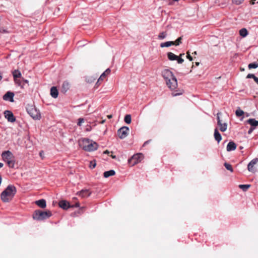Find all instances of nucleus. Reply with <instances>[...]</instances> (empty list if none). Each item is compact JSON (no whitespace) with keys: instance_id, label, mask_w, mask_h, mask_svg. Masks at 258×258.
Listing matches in <instances>:
<instances>
[{"instance_id":"6","label":"nucleus","mask_w":258,"mask_h":258,"mask_svg":"<svg viewBox=\"0 0 258 258\" xmlns=\"http://www.w3.org/2000/svg\"><path fill=\"white\" fill-rule=\"evenodd\" d=\"M144 156L142 153H138L132 156V157L128 160L129 164L134 165L143 159Z\"/></svg>"},{"instance_id":"24","label":"nucleus","mask_w":258,"mask_h":258,"mask_svg":"<svg viewBox=\"0 0 258 258\" xmlns=\"http://www.w3.org/2000/svg\"><path fill=\"white\" fill-rule=\"evenodd\" d=\"M167 57L170 60H175L177 59V55L171 52L167 53Z\"/></svg>"},{"instance_id":"28","label":"nucleus","mask_w":258,"mask_h":258,"mask_svg":"<svg viewBox=\"0 0 258 258\" xmlns=\"http://www.w3.org/2000/svg\"><path fill=\"white\" fill-rule=\"evenodd\" d=\"M250 186L249 184H240L239 185V187L243 191H245L248 189Z\"/></svg>"},{"instance_id":"26","label":"nucleus","mask_w":258,"mask_h":258,"mask_svg":"<svg viewBox=\"0 0 258 258\" xmlns=\"http://www.w3.org/2000/svg\"><path fill=\"white\" fill-rule=\"evenodd\" d=\"M172 45H174V41H167L160 44L161 47H169Z\"/></svg>"},{"instance_id":"48","label":"nucleus","mask_w":258,"mask_h":258,"mask_svg":"<svg viewBox=\"0 0 258 258\" xmlns=\"http://www.w3.org/2000/svg\"><path fill=\"white\" fill-rule=\"evenodd\" d=\"M104 154H108L109 153V151L108 150H106L104 152Z\"/></svg>"},{"instance_id":"22","label":"nucleus","mask_w":258,"mask_h":258,"mask_svg":"<svg viewBox=\"0 0 258 258\" xmlns=\"http://www.w3.org/2000/svg\"><path fill=\"white\" fill-rule=\"evenodd\" d=\"M247 122L254 127L258 125V121L256 120L254 118H249L247 120Z\"/></svg>"},{"instance_id":"9","label":"nucleus","mask_w":258,"mask_h":258,"mask_svg":"<svg viewBox=\"0 0 258 258\" xmlns=\"http://www.w3.org/2000/svg\"><path fill=\"white\" fill-rule=\"evenodd\" d=\"M12 73L16 84H18L19 86H21V82L20 80L19 79V78H20L21 76L20 72L18 70H15Z\"/></svg>"},{"instance_id":"52","label":"nucleus","mask_w":258,"mask_h":258,"mask_svg":"<svg viewBox=\"0 0 258 258\" xmlns=\"http://www.w3.org/2000/svg\"><path fill=\"white\" fill-rule=\"evenodd\" d=\"M2 78H3V77H2L1 73L0 72V81L2 79Z\"/></svg>"},{"instance_id":"37","label":"nucleus","mask_w":258,"mask_h":258,"mask_svg":"<svg viewBox=\"0 0 258 258\" xmlns=\"http://www.w3.org/2000/svg\"><path fill=\"white\" fill-rule=\"evenodd\" d=\"M84 122V119L83 118H80L78 119V125L81 126L82 123Z\"/></svg>"},{"instance_id":"17","label":"nucleus","mask_w":258,"mask_h":258,"mask_svg":"<svg viewBox=\"0 0 258 258\" xmlns=\"http://www.w3.org/2000/svg\"><path fill=\"white\" fill-rule=\"evenodd\" d=\"M50 95L52 97L56 98L58 97V92L56 87H52L50 89Z\"/></svg>"},{"instance_id":"45","label":"nucleus","mask_w":258,"mask_h":258,"mask_svg":"<svg viewBox=\"0 0 258 258\" xmlns=\"http://www.w3.org/2000/svg\"><path fill=\"white\" fill-rule=\"evenodd\" d=\"M74 207H79L80 206V204L79 203H77L75 205H73Z\"/></svg>"},{"instance_id":"31","label":"nucleus","mask_w":258,"mask_h":258,"mask_svg":"<svg viewBox=\"0 0 258 258\" xmlns=\"http://www.w3.org/2000/svg\"><path fill=\"white\" fill-rule=\"evenodd\" d=\"M167 36V33L166 32H162L160 33L158 35V38L160 40L164 39Z\"/></svg>"},{"instance_id":"43","label":"nucleus","mask_w":258,"mask_h":258,"mask_svg":"<svg viewBox=\"0 0 258 258\" xmlns=\"http://www.w3.org/2000/svg\"><path fill=\"white\" fill-rule=\"evenodd\" d=\"M220 114V113H217V121H221L220 120V116H219V114Z\"/></svg>"},{"instance_id":"27","label":"nucleus","mask_w":258,"mask_h":258,"mask_svg":"<svg viewBox=\"0 0 258 258\" xmlns=\"http://www.w3.org/2000/svg\"><path fill=\"white\" fill-rule=\"evenodd\" d=\"M239 34L241 36L244 37L247 35L248 32L245 28H242L239 31Z\"/></svg>"},{"instance_id":"3","label":"nucleus","mask_w":258,"mask_h":258,"mask_svg":"<svg viewBox=\"0 0 258 258\" xmlns=\"http://www.w3.org/2000/svg\"><path fill=\"white\" fill-rule=\"evenodd\" d=\"M79 146L85 151L91 152L98 148V144L88 139H82L79 141Z\"/></svg>"},{"instance_id":"4","label":"nucleus","mask_w":258,"mask_h":258,"mask_svg":"<svg viewBox=\"0 0 258 258\" xmlns=\"http://www.w3.org/2000/svg\"><path fill=\"white\" fill-rule=\"evenodd\" d=\"M51 216L52 213L49 210L43 211L40 210H37L34 212L33 219H35L38 221H43L49 218Z\"/></svg>"},{"instance_id":"5","label":"nucleus","mask_w":258,"mask_h":258,"mask_svg":"<svg viewBox=\"0 0 258 258\" xmlns=\"http://www.w3.org/2000/svg\"><path fill=\"white\" fill-rule=\"evenodd\" d=\"M3 160L7 162L10 168H14L15 165L14 156L9 151H4L2 154Z\"/></svg>"},{"instance_id":"57","label":"nucleus","mask_w":258,"mask_h":258,"mask_svg":"<svg viewBox=\"0 0 258 258\" xmlns=\"http://www.w3.org/2000/svg\"><path fill=\"white\" fill-rule=\"evenodd\" d=\"M111 157L112 158H114V159L115 158V156H112Z\"/></svg>"},{"instance_id":"34","label":"nucleus","mask_w":258,"mask_h":258,"mask_svg":"<svg viewBox=\"0 0 258 258\" xmlns=\"http://www.w3.org/2000/svg\"><path fill=\"white\" fill-rule=\"evenodd\" d=\"M182 39V37L178 38L175 41H174V45L176 46L179 45L180 43H181Z\"/></svg>"},{"instance_id":"23","label":"nucleus","mask_w":258,"mask_h":258,"mask_svg":"<svg viewBox=\"0 0 258 258\" xmlns=\"http://www.w3.org/2000/svg\"><path fill=\"white\" fill-rule=\"evenodd\" d=\"M115 172L114 170H110L104 172L103 175L105 178H108L109 176L115 175Z\"/></svg>"},{"instance_id":"16","label":"nucleus","mask_w":258,"mask_h":258,"mask_svg":"<svg viewBox=\"0 0 258 258\" xmlns=\"http://www.w3.org/2000/svg\"><path fill=\"white\" fill-rule=\"evenodd\" d=\"M110 73V70L109 69H106V71L101 75L100 77H99L97 81V84L99 83L100 81H102L104 80V79L106 77V76L109 74Z\"/></svg>"},{"instance_id":"58","label":"nucleus","mask_w":258,"mask_h":258,"mask_svg":"<svg viewBox=\"0 0 258 258\" xmlns=\"http://www.w3.org/2000/svg\"><path fill=\"white\" fill-rule=\"evenodd\" d=\"M254 4V1H252V4Z\"/></svg>"},{"instance_id":"56","label":"nucleus","mask_w":258,"mask_h":258,"mask_svg":"<svg viewBox=\"0 0 258 258\" xmlns=\"http://www.w3.org/2000/svg\"><path fill=\"white\" fill-rule=\"evenodd\" d=\"M184 55V53L180 54L179 57H180L181 56H183V55Z\"/></svg>"},{"instance_id":"42","label":"nucleus","mask_w":258,"mask_h":258,"mask_svg":"<svg viewBox=\"0 0 258 258\" xmlns=\"http://www.w3.org/2000/svg\"><path fill=\"white\" fill-rule=\"evenodd\" d=\"M182 94V92H180L179 93H172V95L173 96H176L177 95H181Z\"/></svg>"},{"instance_id":"46","label":"nucleus","mask_w":258,"mask_h":258,"mask_svg":"<svg viewBox=\"0 0 258 258\" xmlns=\"http://www.w3.org/2000/svg\"><path fill=\"white\" fill-rule=\"evenodd\" d=\"M150 142V140H148V141H147L145 142L144 143L143 146H145L146 145H147V144H148Z\"/></svg>"},{"instance_id":"38","label":"nucleus","mask_w":258,"mask_h":258,"mask_svg":"<svg viewBox=\"0 0 258 258\" xmlns=\"http://www.w3.org/2000/svg\"><path fill=\"white\" fill-rule=\"evenodd\" d=\"M176 60L177 61V62L178 63H182L184 61L183 59H182V58H181L178 56H177V59H176Z\"/></svg>"},{"instance_id":"10","label":"nucleus","mask_w":258,"mask_h":258,"mask_svg":"<svg viewBox=\"0 0 258 258\" xmlns=\"http://www.w3.org/2000/svg\"><path fill=\"white\" fill-rule=\"evenodd\" d=\"M4 114L5 117L7 119V120L11 122H14L16 120V118L15 117L13 113L9 110H6L4 112Z\"/></svg>"},{"instance_id":"21","label":"nucleus","mask_w":258,"mask_h":258,"mask_svg":"<svg viewBox=\"0 0 258 258\" xmlns=\"http://www.w3.org/2000/svg\"><path fill=\"white\" fill-rule=\"evenodd\" d=\"M69 88H70V84L69 83V82H68L67 81H64L63 82V83L62 84L61 91L62 92L65 93L69 89Z\"/></svg>"},{"instance_id":"41","label":"nucleus","mask_w":258,"mask_h":258,"mask_svg":"<svg viewBox=\"0 0 258 258\" xmlns=\"http://www.w3.org/2000/svg\"><path fill=\"white\" fill-rule=\"evenodd\" d=\"M255 129V127L251 126V127L249 129L248 131V134H250L252 133V132L253 131V130Z\"/></svg>"},{"instance_id":"12","label":"nucleus","mask_w":258,"mask_h":258,"mask_svg":"<svg viewBox=\"0 0 258 258\" xmlns=\"http://www.w3.org/2000/svg\"><path fill=\"white\" fill-rule=\"evenodd\" d=\"M58 204L59 207L64 210H67L69 208L74 207L73 205H70V203L65 200L60 201Z\"/></svg>"},{"instance_id":"8","label":"nucleus","mask_w":258,"mask_h":258,"mask_svg":"<svg viewBox=\"0 0 258 258\" xmlns=\"http://www.w3.org/2000/svg\"><path fill=\"white\" fill-rule=\"evenodd\" d=\"M258 162V158L252 159L247 165V170L251 172L254 173L256 171L255 165Z\"/></svg>"},{"instance_id":"51","label":"nucleus","mask_w":258,"mask_h":258,"mask_svg":"<svg viewBox=\"0 0 258 258\" xmlns=\"http://www.w3.org/2000/svg\"><path fill=\"white\" fill-rule=\"evenodd\" d=\"M107 117H108V118H112V115H108L107 116Z\"/></svg>"},{"instance_id":"11","label":"nucleus","mask_w":258,"mask_h":258,"mask_svg":"<svg viewBox=\"0 0 258 258\" xmlns=\"http://www.w3.org/2000/svg\"><path fill=\"white\" fill-rule=\"evenodd\" d=\"M91 192L88 189H83L81 191H78L77 195L83 198L88 197L90 196Z\"/></svg>"},{"instance_id":"19","label":"nucleus","mask_w":258,"mask_h":258,"mask_svg":"<svg viewBox=\"0 0 258 258\" xmlns=\"http://www.w3.org/2000/svg\"><path fill=\"white\" fill-rule=\"evenodd\" d=\"M214 136L215 140H216L218 142V143H219L222 140L221 136L220 134L219 133L217 128L215 129Z\"/></svg>"},{"instance_id":"1","label":"nucleus","mask_w":258,"mask_h":258,"mask_svg":"<svg viewBox=\"0 0 258 258\" xmlns=\"http://www.w3.org/2000/svg\"><path fill=\"white\" fill-rule=\"evenodd\" d=\"M161 75L169 89L174 90L177 88V79L171 71L168 69H165L162 71Z\"/></svg>"},{"instance_id":"2","label":"nucleus","mask_w":258,"mask_h":258,"mask_svg":"<svg viewBox=\"0 0 258 258\" xmlns=\"http://www.w3.org/2000/svg\"><path fill=\"white\" fill-rule=\"evenodd\" d=\"M17 192L16 188L14 185H9L7 188L1 193V198L4 202H9Z\"/></svg>"},{"instance_id":"40","label":"nucleus","mask_w":258,"mask_h":258,"mask_svg":"<svg viewBox=\"0 0 258 258\" xmlns=\"http://www.w3.org/2000/svg\"><path fill=\"white\" fill-rule=\"evenodd\" d=\"M186 57L190 60V61H192V57L190 56V55L189 54V52H187V55H186Z\"/></svg>"},{"instance_id":"30","label":"nucleus","mask_w":258,"mask_h":258,"mask_svg":"<svg viewBox=\"0 0 258 258\" xmlns=\"http://www.w3.org/2000/svg\"><path fill=\"white\" fill-rule=\"evenodd\" d=\"M124 121L127 123L130 124L132 121L131 115L130 114H127L124 117Z\"/></svg>"},{"instance_id":"14","label":"nucleus","mask_w":258,"mask_h":258,"mask_svg":"<svg viewBox=\"0 0 258 258\" xmlns=\"http://www.w3.org/2000/svg\"><path fill=\"white\" fill-rule=\"evenodd\" d=\"M236 144L234 142L231 141V142H229V143L228 144L227 147H226V150L228 152H230L231 151L235 150L236 149Z\"/></svg>"},{"instance_id":"50","label":"nucleus","mask_w":258,"mask_h":258,"mask_svg":"<svg viewBox=\"0 0 258 258\" xmlns=\"http://www.w3.org/2000/svg\"><path fill=\"white\" fill-rule=\"evenodd\" d=\"M38 16L37 17L38 18H40L41 17V14H40V13H38Z\"/></svg>"},{"instance_id":"18","label":"nucleus","mask_w":258,"mask_h":258,"mask_svg":"<svg viewBox=\"0 0 258 258\" xmlns=\"http://www.w3.org/2000/svg\"><path fill=\"white\" fill-rule=\"evenodd\" d=\"M41 118V115L39 110H37L36 108H34L33 109V119L34 120H39Z\"/></svg>"},{"instance_id":"49","label":"nucleus","mask_w":258,"mask_h":258,"mask_svg":"<svg viewBox=\"0 0 258 258\" xmlns=\"http://www.w3.org/2000/svg\"><path fill=\"white\" fill-rule=\"evenodd\" d=\"M4 166L3 163H0V168H2Z\"/></svg>"},{"instance_id":"53","label":"nucleus","mask_w":258,"mask_h":258,"mask_svg":"<svg viewBox=\"0 0 258 258\" xmlns=\"http://www.w3.org/2000/svg\"><path fill=\"white\" fill-rule=\"evenodd\" d=\"M199 64H200V62H196V65L197 66H198Z\"/></svg>"},{"instance_id":"47","label":"nucleus","mask_w":258,"mask_h":258,"mask_svg":"<svg viewBox=\"0 0 258 258\" xmlns=\"http://www.w3.org/2000/svg\"><path fill=\"white\" fill-rule=\"evenodd\" d=\"M39 154H40V156L42 158H43V156H42V154H43V152L42 151L40 152V153H39Z\"/></svg>"},{"instance_id":"39","label":"nucleus","mask_w":258,"mask_h":258,"mask_svg":"<svg viewBox=\"0 0 258 258\" xmlns=\"http://www.w3.org/2000/svg\"><path fill=\"white\" fill-rule=\"evenodd\" d=\"M255 76L254 75L252 74H249L247 75L246 78H252V79H254L255 78Z\"/></svg>"},{"instance_id":"32","label":"nucleus","mask_w":258,"mask_h":258,"mask_svg":"<svg viewBox=\"0 0 258 258\" xmlns=\"http://www.w3.org/2000/svg\"><path fill=\"white\" fill-rule=\"evenodd\" d=\"M224 166L225 167L227 170L230 171L231 172H232L233 171V168L230 164L227 163H225Z\"/></svg>"},{"instance_id":"36","label":"nucleus","mask_w":258,"mask_h":258,"mask_svg":"<svg viewBox=\"0 0 258 258\" xmlns=\"http://www.w3.org/2000/svg\"><path fill=\"white\" fill-rule=\"evenodd\" d=\"M96 162L95 161H91L90 162V167L91 168H94L96 166Z\"/></svg>"},{"instance_id":"54","label":"nucleus","mask_w":258,"mask_h":258,"mask_svg":"<svg viewBox=\"0 0 258 258\" xmlns=\"http://www.w3.org/2000/svg\"><path fill=\"white\" fill-rule=\"evenodd\" d=\"M192 54H194V55H196V54H197V51H194V52L192 53Z\"/></svg>"},{"instance_id":"20","label":"nucleus","mask_w":258,"mask_h":258,"mask_svg":"<svg viewBox=\"0 0 258 258\" xmlns=\"http://www.w3.org/2000/svg\"><path fill=\"white\" fill-rule=\"evenodd\" d=\"M217 124L220 127V130L221 132H225L226 131L227 128V124L226 123H222L221 121H217Z\"/></svg>"},{"instance_id":"55","label":"nucleus","mask_w":258,"mask_h":258,"mask_svg":"<svg viewBox=\"0 0 258 258\" xmlns=\"http://www.w3.org/2000/svg\"><path fill=\"white\" fill-rule=\"evenodd\" d=\"M24 82L25 83H28V80H24Z\"/></svg>"},{"instance_id":"35","label":"nucleus","mask_w":258,"mask_h":258,"mask_svg":"<svg viewBox=\"0 0 258 258\" xmlns=\"http://www.w3.org/2000/svg\"><path fill=\"white\" fill-rule=\"evenodd\" d=\"M232 3L235 5H238L242 3L244 0H232Z\"/></svg>"},{"instance_id":"29","label":"nucleus","mask_w":258,"mask_h":258,"mask_svg":"<svg viewBox=\"0 0 258 258\" xmlns=\"http://www.w3.org/2000/svg\"><path fill=\"white\" fill-rule=\"evenodd\" d=\"M244 112L243 110H241L239 108L237 109L235 111L236 115L237 117H240L244 114Z\"/></svg>"},{"instance_id":"44","label":"nucleus","mask_w":258,"mask_h":258,"mask_svg":"<svg viewBox=\"0 0 258 258\" xmlns=\"http://www.w3.org/2000/svg\"><path fill=\"white\" fill-rule=\"evenodd\" d=\"M253 80L258 84V78L256 77H255V78L253 79Z\"/></svg>"},{"instance_id":"33","label":"nucleus","mask_w":258,"mask_h":258,"mask_svg":"<svg viewBox=\"0 0 258 258\" xmlns=\"http://www.w3.org/2000/svg\"><path fill=\"white\" fill-rule=\"evenodd\" d=\"M248 67L249 69L257 68L258 67V63L256 62L249 63Z\"/></svg>"},{"instance_id":"25","label":"nucleus","mask_w":258,"mask_h":258,"mask_svg":"<svg viewBox=\"0 0 258 258\" xmlns=\"http://www.w3.org/2000/svg\"><path fill=\"white\" fill-rule=\"evenodd\" d=\"M26 110L28 114L32 117V105L31 104H27L26 106Z\"/></svg>"},{"instance_id":"13","label":"nucleus","mask_w":258,"mask_h":258,"mask_svg":"<svg viewBox=\"0 0 258 258\" xmlns=\"http://www.w3.org/2000/svg\"><path fill=\"white\" fill-rule=\"evenodd\" d=\"M14 94L11 92H7L3 96V99L4 100L10 101V102H13V97Z\"/></svg>"},{"instance_id":"7","label":"nucleus","mask_w":258,"mask_h":258,"mask_svg":"<svg viewBox=\"0 0 258 258\" xmlns=\"http://www.w3.org/2000/svg\"><path fill=\"white\" fill-rule=\"evenodd\" d=\"M129 128L127 126H123L117 131V135L121 139H124L128 135Z\"/></svg>"},{"instance_id":"15","label":"nucleus","mask_w":258,"mask_h":258,"mask_svg":"<svg viewBox=\"0 0 258 258\" xmlns=\"http://www.w3.org/2000/svg\"><path fill=\"white\" fill-rule=\"evenodd\" d=\"M35 203L40 208L44 209L46 207V201L44 199H41L35 202Z\"/></svg>"}]
</instances>
